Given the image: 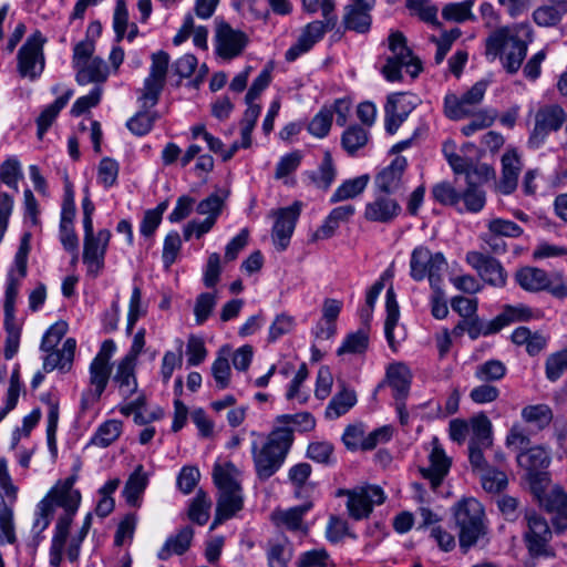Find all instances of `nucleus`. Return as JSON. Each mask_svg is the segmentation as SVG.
I'll use <instances>...</instances> for the list:
<instances>
[{
    "instance_id": "nucleus-49",
    "label": "nucleus",
    "mask_w": 567,
    "mask_h": 567,
    "mask_svg": "<svg viewBox=\"0 0 567 567\" xmlns=\"http://www.w3.org/2000/svg\"><path fill=\"white\" fill-rule=\"evenodd\" d=\"M227 355L228 350L220 349V351L218 352V357L216 358L212 365V374L218 389L228 388L230 382L231 370Z\"/></svg>"
},
{
    "instance_id": "nucleus-41",
    "label": "nucleus",
    "mask_w": 567,
    "mask_h": 567,
    "mask_svg": "<svg viewBox=\"0 0 567 567\" xmlns=\"http://www.w3.org/2000/svg\"><path fill=\"white\" fill-rule=\"evenodd\" d=\"M507 372L506 365L496 359L487 360L475 369V378L482 382H496L502 380Z\"/></svg>"
},
{
    "instance_id": "nucleus-55",
    "label": "nucleus",
    "mask_w": 567,
    "mask_h": 567,
    "mask_svg": "<svg viewBox=\"0 0 567 567\" xmlns=\"http://www.w3.org/2000/svg\"><path fill=\"white\" fill-rule=\"evenodd\" d=\"M332 125V110L323 106L310 121L308 131L311 135L322 138L328 135Z\"/></svg>"
},
{
    "instance_id": "nucleus-59",
    "label": "nucleus",
    "mask_w": 567,
    "mask_h": 567,
    "mask_svg": "<svg viewBox=\"0 0 567 567\" xmlns=\"http://www.w3.org/2000/svg\"><path fill=\"white\" fill-rule=\"evenodd\" d=\"M348 496L347 507L352 518L359 520L370 515L372 507L360 491L349 492Z\"/></svg>"
},
{
    "instance_id": "nucleus-33",
    "label": "nucleus",
    "mask_w": 567,
    "mask_h": 567,
    "mask_svg": "<svg viewBox=\"0 0 567 567\" xmlns=\"http://www.w3.org/2000/svg\"><path fill=\"white\" fill-rule=\"evenodd\" d=\"M73 95L72 90H68L63 95L59 96L52 104L48 105L37 118L38 137L41 140L48 128L52 125L53 121L59 115L60 111L68 104Z\"/></svg>"
},
{
    "instance_id": "nucleus-13",
    "label": "nucleus",
    "mask_w": 567,
    "mask_h": 567,
    "mask_svg": "<svg viewBox=\"0 0 567 567\" xmlns=\"http://www.w3.org/2000/svg\"><path fill=\"white\" fill-rule=\"evenodd\" d=\"M566 121V113L559 105L542 107L535 115V126L530 133L528 143L532 147H538L550 132L558 131Z\"/></svg>"
},
{
    "instance_id": "nucleus-19",
    "label": "nucleus",
    "mask_w": 567,
    "mask_h": 567,
    "mask_svg": "<svg viewBox=\"0 0 567 567\" xmlns=\"http://www.w3.org/2000/svg\"><path fill=\"white\" fill-rule=\"evenodd\" d=\"M408 161L403 156H396L389 166L384 167L374 178V184L380 193L394 194L403 185V175Z\"/></svg>"
},
{
    "instance_id": "nucleus-58",
    "label": "nucleus",
    "mask_w": 567,
    "mask_h": 567,
    "mask_svg": "<svg viewBox=\"0 0 567 567\" xmlns=\"http://www.w3.org/2000/svg\"><path fill=\"white\" fill-rule=\"evenodd\" d=\"M466 184L482 187L488 181L495 178V171L487 164H470L465 172Z\"/></svg>"
},
{
    "instance_id": "nucleus-47",
    "label": "nucleus",
    "mask_w": 567,
    "mask_h": 567,
    "mask_svg": "<svg viewBox=\"0 0 567 567\" xmlns=\"http://www.w3.org/2000/svg\"><path fill=\"white\" fill-rule=\"evenodd\" d=\"M122 423L116 420H109L99 426L91 439L96 446L106 447L111 445L121 434Z\"/></svg>"
},
{
    "instance_id": "nucleus-6",
    "label": "nucleus",
    "mask_w": 567,
    "mask_h": 567,
    "mask_svg": "<svg viewBox=\"0 0 567 567\" xmlns=\"http://www.w3.org/2000/svg\"><path fill=\"white\" fill-rule=\"evenodd\" d=\"M411 277L421 281L427 277L434 291L440 292L442 276L447 264L442 252L432 254L426 247H416L411 255Z\"/></svg>"
},
{
    "instance_id": "nucleus-64",
    "label": "nucleus",
    "mask_w": 567,
    "mask_h": 567,
    "mask_svg": "<svg viewBox=\"0 0 567 567\" xmlns=\"http://www.w3.org/2000/svg\"><path fill=\"white\" fill-rule=\"evenodd\" d=\"M567 370V349L551 354L546 361V377L550 381L558 380Z\"/></svg>"
},
{
    "instance_id": "nucleus-30",
    "label": "nucleus",
    "mask_w": 567,
    "mask_h": 567,
    "mask_svg": "<svg viewBox=\"0 0 567 567\" xmlns=\"http://www.w3.org/2000/svg\"><path fill=\"white\" fill-rule=\"evenodd\" d=\"M386 378L390 386L394 391L395 400L405 399L411 384L409 368L403 363L391 364L386 370Z\"/></svg>"
},
{
    "instance_id": "nucleus-35",
    "label": "nucleus",
    "mask_w": 567,
    "mask_h": 567,
    "mask_svg": "<svg viewBox=\"0 0 567 567\" xmlns=\"http://www.w3.org/2000/svg\"><path fill=\"white\" fill-rule=\"evenodd\" d=\"M54 507L49 497H44L37 505L35 519L32 525L34 547L42 540V532L48 528L53 517Z\"/></svg>"
},
{
    "instance_id": "nucleus-46",
    "label": "nucleus",
    "mask_w": 567,
    "mask_h": 567,
    "mask_svg": "<svg viewBox=\"0 0 567 567\" xmlns=\"http://www.w3.org/2000/svg\"><path fill=\"white\" fill-rule=\"evenodd\" d=\"M491 235L506 238H517L523 235V228L516 223L501 217H492L486 221Z\"/></svg>"
},
{
    "instance_id": "nucleus-14",
    "label": "nucleus",
    "mask_w": 567,
    "mask_h": 567,
    "mask_svg": "<svg viewBox=\"0 0 567 567\" xmlns=\"http://www.w3.org/2000/svg\"><path fill=\"white\" fill-rule=\"evenodd\" d=\"M538 484V493H534L540 505L549 513H554L553 526L556 533H563L567 529V494L559 487L555 486L550 491L545 492L544 485Z\"/></svg>"
},
{
    "instance_id": "nucleus-20",
    "label": "nucleus",
    "mask_w": 567,
    "mask_h": 567,
    "mask_svg": "<svg viewBox=\"0 0 567 567\" xmlns=\"http://www.w3.org/2000/svg\"><path fill=\"white\" fill-rule=\"evenodd\" d=\"M110 238L111 233L107 229L99 230L92 238H84L83 261L90 272L97 274L102 268Z\"/></svg>"
},
{
    "instance_id": "nucleus-28",
    "label": "nucleus",
    "mask_w": 567,
    "mask_h": 567,
    "mask_svg": "<svg viewBox=\"0 0 567 567\" xmlns=\"http://www.w3.org/2000/svg\"><path fill=\"white\" fill-rule=\"evenodd\" d=\"M75 79L80 85H85L89 83H95L96 85H100V83L106 81L109 75V66L101 58H93L90 61L81 64L80 68H75Z\"/></svg>"
},
{
    "instance_id": "nucleus-42",
    "label": "nucleus",
    "mask_w": 567,
    "mask_h": 567,
    "mask_svg": "<svg viewBox=\"0 0 567 567\" xmlns=\"http://www.w3.org/2000/svg\"><path fill=\"white\" fill-rule=\"evenodd\" d=\"M210 507V498L204 491L199 489L189 505L188 518L198 525H204L209 518Z\"/></svg>"
},
{
    "instance_id": "nucleus-4",
    "label": "nucleus",
    "mask_w": 567,
    "mask_h": 567,
    "mask_svg": "<svg viewBox=\"0 0 567 567\" xmlns=\"http://www.w3.org/2000/svg\"><path fill=\"white\" fill-rule=\"evenodd\" d=\"M453 517L457 528L458 544L463 553L486 538L488 527L483 505L475 498H464L453 508Z\"/></svg>"
},
{
    "instance_id": "nucleus-21",
    "label": "nucleus",
    "mask_w": 567,
    "mask_h": 567,
    "mask_svg": "<svg viewBox=\"0 0 567 567\" xmlns=\"http://www.w3.org/2000/svg\"><path fill=\"white\" fill-rule=\"evenodd\" d=\"M111 377V365L92 361L90 364V384L94 390L83 394L81 400L82 409L97 402L104 392Z\"/></svg>"
},
{
    "instance_id": "nucleus-25",
    "label": "nucleus",
    "mask_w": 567,
    "mask_h": 567,
    "mask_svg": "<svg viewBox=\"0 0 567 567\" xmlns=\"http://www.w3.org/2000/svg\"><path fill=\"white\" fill-rule=\"evenodd\" d=\"M373 3L374 0H354V4L347 8L346 27L358 32H365L371 24L369 11Z\"/></svg>"
},
{
    "instance_id": "nucleus-62",
    "label": "nucleus",
    "mask_w": 567,
    "mask_h": 567,
    "mask_svg": "<svg viewBox=\"0 0 567 567\" xmlns=\"http://www.w3.org/2000/svg\"><path fill=\"white\" fill-rule=\"evenodd\" d=\"M432 195L436 202L447 206H455L461 200V193L447 182L436 184L432 189Z\"/></svg>"
},
{
    "instance_id": "nucleus-43",
    "label": "nucleus",
    "mask_w": 567,
    "mask_h": 567,
    "mask_svg": "<svg viewBox=\"0 0 567 567\" xmlns=\"http://www.w3.org/2000/svg\"><path fill=\"white\" fill-rule=\"evenodd\" d=\"M227 196L228 192L218 189L200 200L196 206V212L200 215H207V217H214V221H216L223 210Z\"/></svg>"
},
{
    "instance_id": "nucleus-12",
    "label": "nucleus",
    "mask_w": 567,
    "mask_h": 567,
    "mask_svg": "<svg viewBox=\"0 0 567 567\" xmlns=\"http://www.w3.org/2000/svg\"><path fill=\"white\" fill-rule=\"evenodd\" d=\"M517 463L526 470L533 493H538V484L548 483L544 468L550 463L549 452L543 446H533L517 455Z\"/></svg>"
},
{
    "instance_id": "nucleus-24",
    "label": "nucleus",
    "mask_w": 567,
    "mask_h": 567,
    "mask_svg": "<svg viewBox=\"0 0 567 567\" xmlns=\"http://www.w3.org/2000/svg\"><path fill=\"white\" fill-rule=\"evenodd\" d=\"M465 331L470 336L471 339L475 340L480 336H488L494 334L501 331L505 326H507L511 319L505 315H498L493 320L488 322L482 321L477 315H473L472 317H466L462 319Z\"/></svg>"
},
{
    "instance_id": "nucleus-29",
    "label": "nucleus",
    "mask_w": 567,
    "mask_h": 567,
    "mask_svg": "<svg viewBox=\"0 0 567 567\" xmlns=\"http://www.w3.org/2000/svg\"><path fill=\"white\" fill-rule=\"evenodd\" d=\"M517 284L526 291L537 292L549 288L546 271L536 267H523L515 275Z\"/></svg>"
},
{
    "instance_id": "nucleus-15",
    "label": "nucleus",
    "mask_w": 567,
    "mask_h": 567,
    "mask_svg": "<svg viewBox=\"0 0 567 567\" xmlns=\"http://www.w3.org/2000/svg\"><path fill=\"white\" fill-rule=\"evenodd\" d=\"M466 262L488 285L503 287L506 284V271L502 264L492 256L480 251H468L466 254Z\"/></svg>"
},
{
    "instance_id": "nucleus-40",
    "label": "nucleus",
    "mask_w": 567,
    "mask_h": 567,
    "mask_svg": "<svg viewBox=\"0 0 567 567\" xmlns=\"http://www.w3.org/2000/svg\"><path fill=\"white\" fill-rule=\"evenodd\" d=\"M386 300H385V308H386V319L384 324V332L385 338L389 342V346L394 350V336L393 330L398 323L400 311H399V305L396 301V296L393 290V288H389L386 291Z\"/></svg>"
},
{
    "instance_id": "nucleus-44",
    "label": "nucleus",
    "mask_w": 567,
    "mask_h": 567,
    "mask_svg": "<svg viewBox=\"0 0 567 567\" xmlns=\"http://www.w3.org/2000/svg\"><path fill=\"white\" fill-rule=\"evenodd\" d=\"M474 0H465L462 2L449 3L442 10V17L445 20L462 23L464 21H474L475 17L472 12Z\"/></svg>"
},
{
    "instance_id": "nucleus-2",
    "label": "nucleus",
    "mask_w": 567,
    "mask_h": 567,
    "mask_svg": "<svg viewBox=\"0 0 567 567\" xmlns=\"http://www.w3.org/2000/svg\"><path fill=\"white\" fill-rule=\"evenodd\" d=\"M292 443L293 432L288 427L275 429L261 445L252 442V461L256 475L260 481H267L279 471Z\"/></svg>"
},
{
    "instance_id": "nucleus-56",
    "label": "nucleus",
    "mask_w": 567,
    "mask_h": 567,
    "mask_svg": "<svg viewBox=\"0 0 567 567\" xmlns=\"http://www.w3.org/2000/svg\"><path fill=\"white\" fill-rule=\"evenodd\" d=\"M183 346L184 342L181 339L176 340V350L167 351L164 354L161 373L164 382H167L175 368H181L183 363Z\"/></svg>"
},
{
    "instance_id": "nucleus-53",
    "label": "nucleus",
    "mask_w": 567,
    "mask_h": 567,
    "mask_svg": "<svg viewBox=\"0 0 567 567\" xmlns=\"http://www.w3.org/2000/svg\"><path fill=\"white\" fill-rule=\"evenodd\" d=\"M17 537L14 533V524H13V512L10 507L7 506L6 502L1 499L0 502V544L16 543Z\"/></svg>"
},
{
    "instance_id": "nucleus-5",
    "label": "nucleus",
    "mask_w": 567,
    "mask_h": 567,
    "mask_svg": "<svg viewBox=\"0 0 567 567\" xmlns=\"http://www.w3.org/2000/svg\"><path fill=\"white\" fill-rule=\"evenodd\" d=\"M389 49L392 55L386 59L382 73L388 81L401 80V68L405 66L411 76L415 78L422 70L421 61L413 55L406 47V39L403 33L396 31L389 37Z\"/></svg>"
},
{
    "instance_id": "nucleus-16",
    "label": "nucleus",
    "mask_w": 567,
    "mask_h": 567,
    "mask_svg": "<svg viewBox=\"0 0 567 567\" xmlns=\"http://www.w3.org/2000/svg\"><path fill=\"white\" fill-rule=\"evenodd\" d=\"M301 210L300 203L296 202L289 207L279 209L276 215V220L272 227V240L279 251H284L292 236L296 223L299 218Z\"/></svg>"
},
{
    "instance_id": "nucleus-7",
    "label": "nucleus",
    "mask_w": 567,
    "mask_h": 567,
    "mask_svg": "<svg viewBox=\"0 0 567 567\" xmlns=\"http://www.w3.org/2000/svg\"><path fill=\"white\" fill-rule=\"evenodd\" d=\"M47 39L37 30L34 31L18 51V72L22 78L33 81L38 79L44 70L45 59L43 47Z\"/></svg>"
},
{
    "instance_id": "nucleus-38",
    "label": "nucleus",
    "mask_w": 567,
    "mask_h": 567,
    "mask_svg": "<svg viewBox=\"0 0 567 567\" xmlns=\"http://www.w3.org/2000/svg\"><path fill=\"white\" fill-rule=\"evenodd\" d=\"M369 175H361L352 179L344 181L330 198L332 204L354 198L360 195L369 183Z\"/></svg>"
},
{
    "instance_id": "nucleus-3",
    "label": "nucleus",
    "mask_w": 567,
    "mask_h": 567,
    "mask_svg": "<svg viewBox=\"0 0 567 567\" xmlns=\"http://www.w3.org/2000/svg\"><path fill=\"white\" fill-rule=\"evenodd\" d=\"M239 476L240 472L230 462L214 465L213 478L219 495L212 529L241 509L243 495Z\"/></svg>"
},
{
    "instance_id": "nucleus-9",
    "label": "nucleus",
    "mask_w": 567,
    "mask_h": 567,
    "mask_svg": "<svg viewBox=\"0 0 567 567\" xmlns=\"http://www.w3.org/2000/svg\"><path fill=\"white\" fill-rule=\"evenodd\" d=\"M142 352V330L134 336L131 350L116 364L113 375V382L118 388L124 398H128L137 391L138 382L136 377V365L140 353Z\"/></svg>"
},
{
    "instance_id": "nucleus-27",
    "label": "nucleus",
    "mask_w": 567,
    "mask_h": 567,
    "mask_svg": "<svg viewBox=\"0 0 567 567\" xmlns=\"http://www.w3.org/2000/svg\"><path fill=\"white\" fill-rule=\"evenodd\" d=\"M194 528L192 526L182 527L175 535L169 536L158 551V558L166 560L173 555L185 554L193 542Z\"/></svg>"
},
{
    "instance_id": "nucleus-8",
    "label": "nucleus",
    "mask_w": 567,
    "mask_h": 567,
    "mask_svg": "<svg viewBox=\"0 0 567 567\" xmlns=\"http://www.w3.org/2000/svg\"><path fill=\"white\" fill-rule=\"evenodd\" d=\"M525 530L523 538L532 556H549L548 544L553 532L547 519L535 509H526L524 513Z\"/></svg>"
},
{
    "instance_id": "nucleus-36",
    "label": "nucleus",
    "mask_w": 567,
    "mask_h": 567,
    "mask_svg": "<svg viewBox=\"0 0 567 567\" xmlns=\"http://www.w3.org/2000/svg\"><path fill=\"white\" fill-rule=\"evenodd\" d=\"M357 402L355 392L343 388L333 395L326 409V417L338 419L346 414Z\"/></svg>"
},
{
    "instance_id": "nucleus-48",
    "label": "nucleus",
    "mask_w": 567,
    "mask_h": 567,
    "mask_svg": "<svg viewBox=\"0 0 567 567\" xmlns=\"http://www.w3.org/2000/svg\"><path fill=\"white\" fill-rule=\"evenodd\" d=\"M472 431L473 436L471 437L470 443H476L477 445H483L485 447L492 446V423L486 415L481 414L472 419Z\"/></svg>"
},
{
    "instance_id": "nucleus-45",
    "label": "nucleus",
    "mask_w": 567,
    "mask_h": 567,
    "mask_svg": "<svg viewBox=\"0 0 567 567\" xmlns=\"http://www.w3.org/2000/svg\"><path fill=\"white\" fill-rule=\"evenodd\" d=\"M76 210H72V215L61 210L60 220V239L63 247L69 251H76L79 247V239L73 229V219Z\"/></svg>"
},
{
    "instance_id": "nucleus-32",
    "label": "nucleus",
    "mask_w": 567,
    "mask_h": 567,
    "mask_svg": "<svg viewBox=\"0 0 567 567\" xmlns=\"http://www.w3.org/2000/svg\"><path fill=\"white\" fill-rule=\"evenodd\" d=\"M268 565L269 567H287L292 557V548L289 539L285 536H278L268 542Z\"/></svg>"
},
{
    "instance_id": "nucleus-54",
    "label": "nucleus",
    "mask_w": 567,
    "mask_h": 567,
    "mask_svg": "<svg viewBox=\"0 0 567 567\" xmlns=\"http://www.w3.org/2000/svg\"><path fill=\"white\" fill-rule=\"evenodd\" d=\"M471 122L462 127V133L465 136L474 134L476 131L489 127L497 117L495 110H480L471 115Z\"/></svg>"
},
{
    "instance_id": "nucleus-10",
    "label": "nucleus",
    "mask_w": 567,
    "mask_h": 567,
    "mask_svg": "<svg viewBox=\"0 0 567 567\" xmlns=\"http://www.w3.org/2000/svg\"><path fill=\"white\" fill-rule=\"evenodd\" d=\"M486 89L487 83L478 81L461 96L454 93L446 94L444 97V114L451 120H462L471 116L476 112V106L483 101Z\"/></svg>"
},
{
    "instance_id": "nucleus-1",
    "label": "nucleus",
    "mask_w": 567,
    "mask_h": 567,
    "mask_svg": "<svg viewBox=\"0 0 567 567\" xmlns=\"http://www.w3.org/2000/svg\"><path fill=\"white\" fill-rule=\"evenodd\" d=\"M532 40L533 32L528 25L499 28L486 39L485 53L492 59L501 56L504 69L514 74L520 69Z\"/></svg>"
},
{
    "instance_id": "nucleus-18",
    "label": "nucleus",
    "mask_w": 567,
    "mask_h": 567,
    "mask_svg": "<svg viewBox=\"0 0 567 567\" xmlns=\"http://www.w3.org/2000/svg\"><path fill=\"white\" fill-rule=\"evenodd\" d=\"M401 205L389 194L380 193L367 203L363 216L368 221L390 224L401 214Z\"/></svg>"
},
{
    "instance_id": "nucleus-39",
    "label": "nucleus",
    "mask_w": 567,
    "mask_h": 567,
    "mask_svg": "<svg viewBox=\"0 0 567 567\" xmlns=\"http://www.w3.org/2000/svg\"><path fill=\"white\" fill-rule=\"evenodd\" d=\"M368 141L369 132L358 124L349 126L341 136L342 147L350 155H354L360 148L365 146Z\"/></svg>"
},
{
    "instance_id": "nucleus-31",
    "label": "nucleus",
    "mask_w": 567,
    "mask_h": 567,
    "mask_svg": "<svg viewBox=\"0 0 567 567\" xmlns=\"http://www.w3.org/2000/svg\"><path fill=\"white\" fill-rule=\"evenodd\" d=\"M337 175V168L333 164L332 155L329 151L323 153V158L317 172L306 173L310 183L320 189L327 190L333 183Z\"/></svg>"
},
{
    "instance_id": "nucleus-34",
    "label": "nucleus",
    "mask_w": 567,
    "mask_h": 567,
    "mask_svg": "<svg viewBox=\"0 0 567 567\" xmlns=\"http://www.w3.org/2000/svg\"><path fill=\"white\" fill-rule=\"evenodd\" d=\"M337 22V16H329L328 18H323V20L312 21L302 29L299 37L305 40L310 48H312L323 38L326 32L336 28Z\"/></svg>"
},
{
    "instance_id": "nucleus-50",
    "label": "nucleus",
    "mask_w": 567,
    "mask_h": 567,
    "mask_svg": "<svg viewBox=\"0 0 567 567\" xmlns=\"http://www.w3.org/2000/svg\"><path fill=\"white\" fill-rule=\"evenodd\" d=\"M461 200L464 203L466 212L476 214L486 204V193L477 185L466 184V188L461 193Z\"/></svg>"
},
{
    "instance_id": "nucleus-17",
    "label": "nucleus",
    "mask_w": 567,
    "mask_h": 567,
    "mask_svg": "<svg viewBox=\"0 0 567 567\" xmlns=\"http://www.w3.org/2000/svg\"><path fill=\"white\" fill-rule=\"evenodd\" d=\"M248 42L247 35L240 30L233 29L226 22H219L216 29V51L226 60L241 54Z\"/></svg>"
},
{
    "instance_id": "nucleus-22",
    "label": "nucleus",
    "mask_w": 567,
    "mask_h": 567,
    "mask_svg": "<svg viewBox=\"0 0 567 567\" xmlns=\"http://www.w3.org/2000/svg\"><path fill=\"white\" fill-rule=\"evenodd\" d=\"M311 507V503H306L288 509H276L271 514V519L278 527L284 526L291 532L300 530L307 535L308 526L303 523V516Z\"/></svg>"
},
{
    "instance_id": "nucleus-63",
    "label": "nucleus",
    "mask_w": 567,
    "mask_h": 567,
    "mask_svg": "<svg viewBox=\"0 0 567 567\" xmlns=\"http://www.w3.org/2000/svg\"><path fill=\"white\" fill-rule=\"evenodd\" d=\"M564 13L550 4L537 8L533 13V19L540 27H554L558 24Z\"/></svg>"
},
{
    "instance_id": "nucleus-61",
    "label": "nucleus",
    "mask_w": 567,
    "mask_h": 567,
    "mask_svg": "<svg viewBox=\"0 0 567 567\" xmlns=\"http://www.w3.org/2000/svg\"><path fill=\"white\" fill-rule=\"evenodd\" d=\"M142 493V465H137L130 475L123 489V496L130 505H136Z\"/></svg>"
},
{
    "instance_id": "nucleus-11",
    "label": "nucleus",
    "mask_w": 567,
    "mask_h": 567,
    "mask_svg": "<svg viewBox=\"0 0 567 567\" xmlns=\"http://www.w3.org/2000/svg\"><path fill=\"white\" fill-rule=\"evenodd\" d=\"M169 54L165 51H158L151 55V66L148 76L144 80V106H154L165 86Z\"/></svg>"
},
{
    "instance_id": "nucleus-26",
    "label": "nucleus",
    "mask_w": 567,
    "mask_h": 567,
    "mask_svg": "<svg viewBox=\"0 0 567 567\" xmlns=\"http://www.w3.org/2000/svg\"><path fill=\"white\" fill-rule=\"evenodd\" d=\"M451 466V462L440 447H434L430 454V466L420 470L422 476L430 481L433 489L437 488Z\"/></svg>"
},
{
    "instance_id": "nucleus-51",
    "label": "nucleus",
    "mask_w": 567,
    "mask_h": 567,
    "mask_svg": "<svg viewBox=\"0 0 567 567\" xmlns=\"http://www.w3.org/2000/svg\"><path fill=\"white\" fill-rule=\"evenodd\" d=\"M23 177L20 162L16 157H9L0 166V183L18 192L19 181Z\"/></svg>"
},
{
    "instance_id": "nucleus-23",
    "label": "nucleus",
    "mask_w": 567,
    "mask_h": 567,
    "mask_svg": "<svg viewBox=\"0 0 567 567\" xmlns=\"http://www.w3.org/2000/svg\"><path fill=\"white\" fill-rule=\"evenodd\" d=\"M522 163L515 151H507L502 156V178L497 185L503 195L512 194L517 187Z\"/></svg>"
},
{
    "instance_id": "nucleus-60",
    "label": "nucleus",
    "mask_w": 567,
    "mask_h": 567,
    "mask_svg": "<svg viewBox=\"0 0 567 567\" xmlns=\"http://www.w3.org/2000/svg\"><path fill=\"white\" fill-rule=\"evenodd\" d=\"M368 333L364 329L350 333L342 346L338 349V354L343 353H361L368 348Z\"/></svg>"
},
{
    "instance_id": "nucleus-52",
    "label": "nucleus",
    "mask_w": 567,
    "mask_h": 567,
    "mask_svg": "<svg viewBox=\"0 0 567 567\" xmlns=\"http://www.w3.org/2000/svg\"><path fill=\"white\" fill-rule=\"evenodd\" d=\"M45 497H49L53 505L55 504L64 508V511L70 514L76 513L81 502L80 492H64L58 491L56 488H52Z\"/></svg>"
},
{
    "instance_id": "nucleus-57",
    "label": "nucleus",
    "mask_w": 567,
    "mask_h": 567,
    "mask_svg": "<svg viewBox=\"0 0 567 567\" xmlns=\"http://www.w3.org/2000/svg\"><path fill=\"white\" fill-rule=\"evenodd\" d=\"M415 104L411 96L406 93H394L388 97L384 111H392V113L404 116L408 118L409 114L414 110Z\"/></svg>"
},
{
    "instance_id": "nucleus-37",
    "label": "nucleus",
    "mask_w": 567,
    "mask_h": 567,
    "mask_svg": "<svg viewBox=\"0 0 567 567\" xmlns=\"http://www.w3.org/2000/svg\"><path fill=\"white\" fill-rule=\"evenodd\" d=\"M522 419L538 430L546 429L553 421V410L547 404L527 405L522 410Z\"/></svg>"
}]
</instances>
